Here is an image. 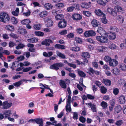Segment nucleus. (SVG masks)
<instances>
[{
    "mask_svg": "<svg viewBox=\"0 0 126 126\" xmlns=\"http://www.w3.org/2000/svg\"><path fill=\"white\" fill-rule=\"evenodd\" d=\"M83 13L84 16L87 17H89L91 15V12L89 11H83Z\"/></svg>",
    "mask_w": 126,
    "mask_h": 126,
    "instance_id": "nucleus-43",
    "label": "nucleus"
},
{
    "mask_svg": "<svg viewBox=\"0 0 126 126\" xmlns=\"http://www.w3.org/2000/svg\"><path fill=\"white\" fill-rule=\"evenodd\" d=\"M91 3L90 2H89L88 3H81V6L82 8L88 9L91 7Z\"/></svg>",
    "mask_w": 126,
    "mask_h": 126,
    "instance_id": "nucleus-18",
    "label": "nucleus"
},
{
    "mask_svg": "<svg viewBox=\"0 0 126 126\" xmlns=\"http://www.w3.org/2000/svg\"><path fill=\"white\" fill-rule=\"evenodd\" d=\"M25 58L22 55L21 56L17 58V60L19 61H21L23 60Z\"/></svg>",
    "mask_w": 126,
    "mask_h": 126,
    "instance_id": "nucleus-63",
    "label": "nucleus"
},
{
    "mask_svg": "<svg viewBox=\"0 0 126 126\" xmlns=\"http://www.w3.org/2000/svg\"><path fill=\"white\" fill-rule=\"evenodd\" d=\"M27 41L29 42L33 43L37 42L38 41V39L37 38H32L28 39Z\"/></svg>",
    "mask_w": 126,
    "mask_h": 126,
    "instance_id": "nucleus-30",
    "label": "nucleus"
},
{
    "mask_svg": "<svg viewBox=\"0 0 126 126\" xmlns=\"http://www.w3.org/2000/svg\"><path fill=\"white\" fill-rule=\"evenodd\" d=\"M4 113L5 116V119H7L12 114V113L11 112V111H5Z\"/></svg>",
    "mask_w": 126,
    "mask_h": 126,
    "instance_id": "nucleus-24",
    "label": "nucleus"
},
{
    "mask_svg": "<svg viewBox=\"0 0 126 126\" xmlns=\"http://www.w3.org/2000/svg\"><path fill=\"white\" fill-rule=\"evenodd\" d=\"M118 62L115 59H111L109 63L110 66H115L118 64Z\"/></svg>",
    "mask_w": 126,
    "mask_h": 126,
    "instance_id": "nucleus-15",
    "label": "nucleus"
},
{
    "mask_svg": "<svg viewBox=\"0 0 126 126\" xmlns=\"http://www.w3.org/2000/svg\"><path fill=\"white\" fill-rule=\"evenodd\" d=\"M72 18L74 20H79L82 18V16L79 14H75L72 16Z\"/></svg>",
    "mask_w": 126,
    "mask_h": 126,
    "instance_id": "nucleus-12",
    "label": "nucleus"
},
{
    "mask_svg": "<svg viewBox=\"0 0 126 126\" xmlns=\"http://www.w3.org/2000/svg\"><path fill=\"white\" fill-rule=\"evenodd\" d=\"M100 105L104 109L107 108L108 106V104L106 102L103 101L101 103Z\"/></svg>",
    "mask_w": 126,
    "mask_h": 126,
    "instance_id": "nucleus-46",
    "label": "nucleus"
},
{
    "mask_svg": "<svg viewBox=\"0 0 126 126\" xmlns=\"http://www.w3.org/2000/svg\"><path fill=\"white\" fill-rule=\"evenodd\" d=\"M88 71H89L87 72L90 74L91 73H92V74H94L95 72V70L93 69V68L91 67L89 69Z\"/></svg>",
    "mask_w": 126,
    "mask_h": 126,
    "instance_id": "nucleus-56",
    "label": "nucleus"
},
{
    "mask_svg": "<svg viewBox=\"0 0 126 126\" xmlns=\"http://www.w3.org/2000/svg\"><path fill=\"white\" fill-rule=\"evenodd\" d=\"M119 90L117 88H115L113 90V94L115 95H116L119 93Z\"/></svg>",
    "mask_w": 126,
    "mask_h": 126,
    "instance_id": "nucleus-61",
    "label": "nucleus"
},
{
    "mask_svg": "<svg viewBox=\"0 0 126 126\" xmlns=\"http://www.w3.org/2000/svg\"><path fill=\"white\" fill-rule=\"evenodd\" d=\"M95 34L94 31L90 30L85 32L84 33V35L85 37H88L90 36H94L95 35Z\"/></svg>",
    "mask_w": 126,
    "mask_h": 126,
    "instance_id": "nucleus-7",
    "label": "nucleus"
},
{
    "mask_svg": "<svg viewBox=\"0 0 126 126\" xmlns=\"http://www.w3.org/2000/svg\"><path fill=\"white\" fill-rule=\"evenodd\" d=\"M42 44L43 45H46L47 46H49L50 45L49 43L47 42L45 40V41L42 42Z\"/></svg>",
    "mask_w": 126,
    "mask_h": 126,
    "instance_id": "nucleus-60",
    "label": "nucleus"
},
{
    "mask_svg": "<svg viewBox=\"0 0 126 126\" xmlns=\"http://www.w3.org/2000/svg\"><path fill=\"white\" fill-rule=\"evenodd\" d=\"M71 50L75 51H78L80 50V48L78 47H75L71 48Z\"/></svg>",
    "mask_w": 126,
    "mask_h": 126,
    "instance_id": "nucleus-50",
    "label": "nucleus"
},
{
    "mask_svg": "<svg viewBox=\"0 0 126 126\" xmlns=\"http://www.w3.org/2000/svg\"><path fill=\"white\" fill-rule=\"evenodd\" d=\"M67 31L66 30H62L59 32V33L61 35H65L67 33Z\"/></svg>",
    "mask_w": 126,
    "mask_h": 126,
    "instance_id": "nucleus-58",
    "label": "nucleus"
},
{
    "mask_svg": "<svg viewBox=\"0 0 126 126\" xmlns=\"http://www.w3.org/2000/svg\"><path fill=\"white\" fill-rule=\"evenodd\" d=\"M120 72L119 69L117 68H115L112 70V72L114 74L117 75Z\"/></svg>",
    "mask_w": 126,
    "mask_h": 126,
    "instance_id": "nucleus-38",
    "label": "nucleus"
},
{
    "mask_svg": "<svg viewBox=\"0 0 126 126\" xmlns=\"http://www.w3.org/2000/svg\"><path fill=\"white\" fill-rule=\"evenodd\" d=\"M108 34V36L109 37V38L111 39L114 40L116 38V35L115 33L111 32Z\"/></svg>",
    "mask_w": 126,
    "mask_h": 126,
    "instance_id": "nucleus-23",
    "label": "nucleus"
},
{
    "mask_svg": "<svg viewBox=\"0 0 126 126\" xmlns=\"http://www.w3.org/2000/svg\"><path fill=\"white\" fill-rule=\"evenodd\" d=\"M63 17V16L62 14H58L56 15L55 18L56 20H58L62 19Z\"/></svg>",
    "mask_w": 126,
    "mask_h": 126,
    "instance_id": "nucleus-35",
    "label": "nucleus"
},
{
    "mask_svg": "<svg viewBox=\"0 0 126 126\" xmlns=\"http://www.w3.org/2000/svg\"><path fill=\"white\" fill-rule=\"evenodd\" d=\"M22 83V81L21 80L16 82L14 83L13 85L15 87H18Z\"/></svg>",
    "mask_w": 126,
    "mask_h": 126,
    "instance_id": "nucleus-41",
    "label": "nucleus"
},
{
    "mask_svg": "<svg viewBox=\"0 0 126 126\" xmlns=\"http://www.w3.org/2000/svg\"><path fill=\"white\" fill-rule=\"evenodd\" d=\"M10 19V16L8 13L5 12H0V21L6 23L9 22Z\"/></svg>",
    "mask_w": 126,
    "mask_h": 126,
    "instance_id": "nucleus-1",
    "label": "nucleus"
},
{
    "mask_svg": "<svg viewBox=\"0 0 126 126\" xmlns=\"http://www.w3.org/2000/svg\"><path fill=\"white\" fill-rule=\"evenodd\" d=\"M123 123V121L121 120H119L117 121L115 123V124L118 126H120Z\"/></svg>",
    "mask_w": 126,
    "mask_h": 126,
    "instance_id": "nucleus-54",
    "label": "nucleus"
},
{
    "mask_svg": "<svg viewBox=\"0 0 126 126\" xmlns=\"http://www.w3.org/2000/svg\"><path fill=\"white\" fill-rule=\"evenodd\" d=\"M105 11L107 13L114 17H116L117 15V14L115 12L114 8L113 9L110 7H108L106 10Z\"/></svg>",
    "mask_w": 126,
    "mask_h": 126,
    "instance_id": "nucleus-2",
    "label": "nucleus"
},
{
    "mask_svg": "<svg viewBox=\"0 0 126 126\" xmlns=\"http://www.w3.org/2000/svg\"><path fill=\"white\" fill-rule=\"evenodd\" d=\"M31 22V21L28 19H24L21 21L22 24L23 25H27L29 24Z\"/></svg>",
    "mask_w": 126,
    "mask_h": 126,
    "instance_id": "nucleus-33",
    "label": "nucleus"
},
{
    "mask_svg": "<svg viewBox=\"0 0 126 126\" xmlns=\"http://www.w3.org/2000/svg\"><path fill=\"white\" fill-rule=\"evenodd\" d=\"M110 0H96L98 4L102 6H106L107 3L109 2Z\"/></svg>",
    "mask_w": 126,
    "mask_h": 126,
    "instance_id": "nucleus-8",
    "label": "nucleus"
},
{
    "mask_svg": "<svg viewBox=\"0 0 126 126\" xmlns=\"http://www.w3.org/2000/svg\"><path fill=\"white\" fill-rule=\"evenodd\" d=\"M119 102L120 104H123L126 101L125 97L124 95H121L119 97Z\"/></svg>",
    "mask_w": 126,
    "mask_h": 126,
    "instance_id": "nucleus-22",
    "label": "nucleus"
},
{
    "mask_svg": "<svg viewBox=\"0 0 126 126\" xmlns=\"http://www.w3.org/2000/svg\"><path fill=\"white\" fill-rule=\"evenodd\" d=\"M54 46L55 47L58 49H65V46L63 45L60 44H56Z\"/></svg>",
    "mask_w": 126,
    "mask_h": 126,
    "instance_id": "nucleus-42",
    "label": "nucleus"
},
{
    "mask_svg": "<svg viewBox=\"0 0 126 126\" xmlns=\"http://www.w3.org/2000/svg\"><path fill=\"white\" fill-rule=\"evenodd\" d=\"M19 12V8H17L15 11H13L12 12V14L13 15L16 16L18 15Z\"/></svg>",
    "mask_w": 126,
    "mask_h": 126,
    "instance_id": "nucleus-40",
    "label": "nucleus"
},
{
    "mask_svg": "<svg viewBox=\"0 0 126 126\" xmlns=\"http://www.w3.org/2000/svg\"><path fill=\"white\" fill-rule=\"evenodd\" d=\"M11 21L12 23L14 24H16L17 22V20L16 18L13 17L11 19Z\"/></svg>",
    "mask_w": 126,
    "mask_h": 126,
    "instance_id": "nucleus-37",
    "label": "nucleus"
},
{
    "mask_svg": "<svg viewBox=\"0 0 126 126\" xmlns=\"http://www.w3.org/2000/svg\"><path fill=\"white\" fill-rule=\"evenodd\" d=\"M120 70L124 71H126V65L123 63H120L119 66Z\"/></svg>",
    "mask_w": 126,
    "mask_h": 126,
    "instance_id": "nucleus-26",
    "label": "nucleus"
},
{
    "mask_svg": "<svg viewBox=\"0 0 126 126\" xmlns=\"http://www.w3.org/2000/svg\"><path fill=\"white\" fill-rule=\"evenodd\" d=\"M108 47L110 49H114L116 48V46L114 44L112 43H109Z\"/></svg>",
    "mask_w": 126,
    "mask_h": 126,
    "instance_id": "nucleus-27",
    "label": "nucleus"
},
{
    "mask_svg": "<svg viewBox=\"0 0 126 126\" xmlns=\"http://www.w3.org/2000/svg\"><path fill=\"white\" fill-rule=\"evenodd\" d=\"M45 25L47 27H51L53 24V22L51 18L47 17L44 19Z\"/></svg>",
    "mask_w": 126,
    "mask_h": 126,
    "instance_id": "nucleus-3",
    "label": "nucleus"
},
{
    "mask_svg": "<svg viewBox=\"0 0 126 126\" xmlns=\"http://www.w3.org/2000/svg\"><path fill=\"white\" fill-rule=\"evenodd\" d=\"M53 7V5L49 3H46L45 4L44 7L47 10H50L52 9Z\"/></svg>",
    "mask_w": 126,
    "mask_h": 126,
    "instance_id": "nucleus-20",
    "label": "nucleus"
},
{
    "mask_svg": "<svg viewBox=\"0 0 126 126\" xmlns=\"http://www.w3.org/2000/svg\"><path fill=\"white\" fill-rule=\"evenodd\" d=\"M12 105L11 102L8 103L7 101L4 102L3 103V107L4 109H6L10 108Z\"/></svg>",
    "mask_w": 126,
    "mask_h": 126,
    "instance_id": "nucleus-10",
    "label": "nucleus"
},
{
    "mask_svg": "<svg viewBox=\"0 0 126 126\" xmlns=\"http://www.w3.org/2000/svg\"><path fill=\"white\" fill-rule=\"evenodd\" d=\"M116 16V19L118 22L120 23H123L125 18L123 16L119 15H117Z\"/></svg>",
    "mask_w": 126,
    "mask_h": 126,
    "instance_id": "nucleus-9",
    "label": "nucleus"
},
{
    "mask_svg": "<svg viewBox=\"0 0 126 126\" xmlns=\"http://www.w3.org/2000/svg\"><path fill=\"white\" fill-rule=\"evenodd\" d=\"M91 24L93 27H97L100 23L97 20L95 19H94L91 21Z\"/></svg>",
    "mask_w": 126,
    "mask_h": 126,
    "instance_id": "nucleus-19",
    "label": "nucleus"
},
{
    "mask_svg": "<svg viewBox=\"0 0 126 126\" xmlns=\"http://www.w3.org/2000/svg\"><path fill=\"white\" fill-rule=\"evenodd\" d=\"M111 59V57L108 56H106L104 57V61L106 62H109V63Z\"/></svg>",
    "mask_w": 126,
    "mask_h": 126,
    "instance_id": "nucleus-44",
    "label": "nucleus"
},
{
    "mask_svg": "<svg viewBox=\"0 0 126 126\" xmlns=\"http://www.w3.org/2000/svg\"><path fill=\"white\" fill-rule=\"evenodd\" d=\"M81 56L82 57L86 58H89L90 57V55L87 52H83L82 53Z\"/></svg>",
    "mask_w": 126,
    "mask_h": 126,
    "instance_id": "nucleus-32",
    "label": "nucleus"
},
{
    "mask_svg": "<svg viewBox=\"0 0 126 126\" xmlns=\"http://www.w3.org/2000/svg\"><path fill=\"white\" fill-rule=\"evenodd\" d=\"M49 68L51 69H55L56 70H58L59 69V68L57 67L55 63L51 65L50 66Z\"/></svg>",
    "mask_w": 126,
    "mask_h": 126,
    "instance_id": "nucleus-47",
    "label": "nucleus"
},
{
    "mask_svg": "<svg viewBox=\"0 0 126 126\" xmlns=\"http://www.w3.org/2000/svg\"><path fill=\"white\" fill-rule=\"evenodd\" d=\"M78 73L79 75L81 77H84L86 76L85 73L82 71L79 70L78 71Z\"/></svg>",
    "mask_w": 126,
    "mask_h": 126,
    "instance_id": "nucleus-52",
    "label": "nucleus"
},
{
    "mask_svg": "<svg viewBox=\"0 0 126 126\" xmlns=\"http://www.w3.org/2000/svg\"><path fill=\"white\" fill-rule=\"evenodd\" d=\"M71 98V97L70 96L68 95L66 105L65 107L66 110H71L70 106Z\"/></svg>",
    "mask_w": 126,
    "mask_h": 126,
    "instance_id": "nucleus-6",
    "label": "nucleus"
},
{
    "mask_svg": "<svg viewBox=\"0 0 126 126\" xmlns=\"http://www.w3.org/2000/svg\"><path fill=\"white\" fill-rule=\"evenodd\" d=\"M78 117V115L76 112H74L73 114V118L74 120L77 119Z\"/></svg>",
    "mask_w": 126,
    "mask_h": 126,
    "instance_id": "nucleus-57",
    "label": "nucleus"
},
{
    "mask_svg": "<svg viewBox=\"0 0 126 126\" xmlns=\"http://www.w3.org/2000/svg\"><path fill=\"white\" fill-rule=\"evenodd\" d=\"M18 33L21 34H26L27 32L26 30L22 28H20L18 30Z\"/></svg>",
    "mask_w": 126,
    "mask_h": 126,
    "instance_id": "nucleus-25",
    "label": "nucleus"
},
{
    "mask_svg": "<svg viewBox=\"0 0 126 126\" xmlns=\"http://www.w3.org/2000/svg\"><path fill=\"white\" fill-rule=\"evenodd\" d=\"M74 7L72 6H71L68 8L67 10L68 12H71L74 9Z\"/></svg>",
    "mask_w": 126,
    "mask_h": 126,
    "instance_id": "nucleus-64",
    "label": "nucleus"
},
{
    "mask_svg": "<svg viewBox=\"0 0 126 126\" xmlns=\"http://www.w3.org/2000/svg\"><path fill=\"white\" fill-rule=\"evenodd\" d=\"M19 65V63L17 61H15L13 63L12 66L13 67H18Z\"/></svg>",
    "mask_w": 126,
    "mask_h": 126,
    "instance_id": "nucleus-59",
    "label": "nucleus"
},
{
    "mask_svg": "<svg viewBox=\"0 0 126 126\" xmlns=\"http://www.w3.org/2000/svg\"><path fill=\"white\" fill-rule=\"evenodd\" d=\"M79 120L81 122L84 123L86 121V119L83 116H81L79 118Z\"/></svg>",
    "mask_w": 126,
    "mask_h": 126,
    "instance_id": "nucleus-62",
    "label": "nucleus"
},
{
    "mask_svg": "<svg viewBox=\"0 0 126 126\" xmlns=\"http://www.w3.org/2000/svg\"><path fill=\"white\" fill-rule=\"evenodd\" d=\"M30 121L32 122H35L37 124L39 125L38 126H43V122L42 118H38L36 119H30Z\"/></svg>",
    "mask_w": 126,
    "mask_h": 126,
    "instance_id": "nucleus-5",
    "label": "nucleus"
},
{
    "mask_svg": "<svg viewBox=\"0 0 126 126\" xmlns=\"http://www.w3.org/2000/svg\"><path fill=\"white\" fill-rule=\"evenodd\" d=\"M66 25V22L64 20L59 22L58 26L60 28H63L65 27Z\"/></svg>",
    "mask_w": 126,
    "mask_h": 126,
    "instance_id": "nucleus-13",
    "label": "nucleus"
},
{
    "mask_svg": "<svg viewBox=\"0 0 126 126\" xmlns=\"http://www.w3.org/2000/svg\"><path fill=\"white\" fill-rule=\"evenodd\" d=\"M56 54L59 57H60L63 59H64L65 58V56L64 54H62L60 52L58 51H57Z\"/></svg>",
    "mask_w": 126,
    "mask_h": 126,
    "instance_id": "nucleus-36",
    "label": "nucleus"
},
{
    "mask_svg": "<svg viewBox=\"0 0 126 126\" xmlns=\"http://www.w3.org/2000/svg\"><path fill=\"white\" fill-rule=\"evenodd\" d=\"M77 33L78 34H80L83 32V29L81 28H78L76 30Z\"/></svg>",
    "mask_w": 126,
    "mask_h": 126,
    "instance_id": "nucleus-53",
    "label": "nucleus"
},
{
    "mask_svg": "<svg viewBox=\"0 0 126 126\" xmlns=\"http://www.w3.org/2000/svg\"><path fill=\"white\" fill-rule=\"evenodd\" d=\"M34 33L36 35L38 36H42L44 35L43 32L39 31L35 32Z\"/></svg>",
    "mask_w": 126,
    "mask_h": 126,
    "instance_id": "nucleus-49",
    "label": "nucleus"
},
{
    "mask_svg": "<svg viewBox=\"0 0 126 126\" xmlns=\"http://www.w3.org/2000/svg\"><path fill=\"white\" fill-rule=\"evenodd\" d=\"M55 6L57 8H62L64 7V3H60L56 4Z\"/></svg>",
    "mask_w": 126,
    "mask_h": 126,
    "instance_id": "nucleus-48",
    "label": "nucleus"
},
{
    "mask_svg": "<svg viewBox=\"0 0 126 126\" xmlns=\"http://www.w3.org/2000/svg\"><path fill=\"white\" fill-rule=\"evenodd\" d=\"M95 13L97 15L101 17L103 16L104 15H105L100 9L95 10Z\"/></svg>",
    "mask_w": 126,
    "mask_h": 126,
    "instance_id": "nucleus-21",
    "label": "nucleus"
},
{
    "mask_svg": "<svg viewBox=\"0 0 126 126\" xmlns=\"http://www.w3.org/2000/svg\"><path fill=\"white\" fill-rule=\"evenodd\" d=\"M101 17H102L101 19V22L104 24H106L107 23V20L106 18L105 15H104Z\"/></svg>",
    "mask_w": 126,
    "mask_h": 126,
    "instance_id": "nucleus-34",
    "label": "nucleus"
},
{
    "mask_svg": "<svg viewBox=\"0 0 126 126\" xmlns=\"http://www.w3.org/2000/svg\"><path fill=\"white\" fill-rule=\"evenodd\" d=\"M53 54V52L51 51H50L48 53L44 52L43 53V55L45 57H49L52 55Z\"/></svg>",
    "mask_w": 126,
    "mask_h": 126,
    "instance_id": "nucleus-39",
    "label": "nucleus"
},
{
    "mask_svg": "<svg viewBox=\"0 0 126 126\" xmlns=\"http://www.w3.org/2000/svg\"><path fill=\"white\" fill-rule=\"evenodd\" d=\"M115 12L117 14V13L121 12L124 11V9L120 6H116L114 7Z\"/></svg>",
    "mask_w": 126,
    "mask_h": 126,
    "instance_id": "nucleus-17",
    "label": "nucleus"
},
{
    "mask_svg": "<svg viewBox=\"0 0 126 126\" xmlns=\"http://www.w3.org/2000/svg\"><path fill=\"white\" fill-rule=\"evenodd\" d=\"M103 82L107 86H109L111 84V81L106 79H103Z\"/></svg>",
    "mask_w": 126,
    "mask_h": 126,
    "instance_id": "nucleus-29",
    "label": "nucleus"
},
{
    "mask_svg": "<svg viewBox=\"0 0 126 126\" xmlns=\"http://www.w3.org/2000/svg\"><path fill=\"white\" fill-rule=\"evenodd\" d=\"M69 82V80L67 79H66L64 81L62 80H60V84L62 88L65 89L66 87V81Z\"/></svg>",
    "mask_w": 126,
    "mask_h": 126,
    "instance_id": "nucleus-11",
    "label": "nucleus"
},
{
    "mask_svg": "<svg viewBox=\"0 0 126 126\" xmlns=\"http://www.w3.org/2000/svg\"><path fill=\"white\" fill-rule=\"evenodd\" d=\"M96 38L97 41L101 43H106L108 42V39L107 38L103 36H97Z\"/></svg>",
    "mask_w": 126,
    "mask_h": 126,
    "instance_id": "nucleus-4",
    "label": "nucleus"
},
{
    "mask_svg": "<svg viewBox=\"0 0 126 126\" xmlns=\"http://www.w3.org/2000/svg\"><path fill=\"white\" fill-rule=\"evenodd\" d=\"M5 28L7 30L10 31H13L14 29V27L10 25H7L5 27Z\"/></svg>",
    "mask_w": 126,
    "mask_h": 126,
    "instance_id": "nucleus-31",
    "label": "nucleus"
},
{
    "mask_svg": "<svg viewBox=\"0 0 126 126\" xmlns=\"http://www.w3.org/2000/svg\"><path fill=\"white\" fill-rule=\"evenodd\" d=\"M48 12L47 11H45L41 12L39 14L40 16L41 17H43L47 16Z\"/></svg>",
    "mask_w": 126,
    "mask_h": 126,
    "instance_id": "nucleus-28",
    "label": "nucleus"
},
{
    "mask_svg": "<svg viewBox=\"0 0 126 126\" xmlns=\"http://www.w3.org/2000/svg\"><path fill=\"white\" fill-rule=\"evenodd\" d=\"M34 28L36 30H39L40 29L41 25L40 24H35L33 26Z\"/></svg>",
    "mask_w": 126,
    "mask_h": 126,
    "instance_id": "nucleus-51",
    "label": "nucleus"
},
{
    "mask_svg": "<svg viewBox=\"0 0 126 126\" xmlns=\"http://www.w3.org/2000/svg\"><path fill=\"white\" fill-rule=\"evenodd\" d=\"M97 32L101 35L107 34L106 32L102 27H99L98 28Z\"/></svg>",
    "mask_w": 126,
    "mask_h": 126,
    "instance_id": "nucleus-16",
    "label": "nucleus"
},
{
    "mask_svg": "<svg viewBox=\"0 0 126 126\" xmlns=\"http://www.w3.org/2000/svg\"><path fill=\"white\" fill-rule=\"evenodd\" d=\"M25 47V45L23 44H20L18 45L16 47V48L17 49H21Z\"/></svg>",
    "mask_w": 126,
    "mask_h": 126,
    "instance_id": "nucleus-55",
    "label": "nucleus"
},
{
    "mask_svg": "<svg viewBox=\"0 0 126 126\" xmlns=\"http://www.w3.org/2000/svg\"><path fill=\"white\" fill-rule=\"evenodd\" d=\"M100 90L102 93L105 94L107 92L106 88L104 86H102L101 87Z\"/></svg>",
    "mask_w": 126,
    "mask_h": 126,
    "instance_id": "nucleus-45",
    "label": "nucleus"
},
{
    "mask_svg": "<svg viewBox=\"0 0 126 126\" xmlns=\"http://www.w3.org/2000/svg\"><path fill=\"white\" fill-rule=\"evenodd\" d=\"M108 49L105 46H98L97 48V50L100 52H102L105 51Z\"/></svg>",
    "mask_w": 126,
    "mask_h": 126,
    "instance_id": "nucleus-14",
    "label": "nucleus"
}]
</instances>
